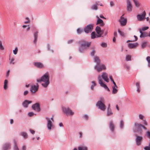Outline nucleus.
Segmentation results:
<instances>
[{"mask_svg": "<svg viewBox=\"0 0 150 150\" xmlns=\"http://www.w3.org/2000/svg\"><path fill=\"white\" fill-rule=\"evenodd\" d=\"M7 83H8L7 80H5L4 81V89H6L7 88Z\"/></svg>", "mask_w": 150, "mask_h": 150, "instance_id": "35", "label": "nucleus"}, {"mask_svg": "<svg viewBox=\"0 0 150 150\" xmlns=\"http://www.w3.org/2000/svg\"><path fill=\"white\" fill-rule=\"evenodd\" d=\"M10 147L9 144L7 143L4 145L3 147V150H6Z\"/></svg>", "mask_w": 150, "mask_h": 150, "instance_id": "28", "label": "nucleus"}, {"mask_svg": "<svg viewBox=\"0 0 150 150\" xmlns=\"http://www.w3.org/2000/svg\"><path fill=\"white\" fill-rule=\"evenodd\" d=\"M93 24H90L87 25L84 29L85 33H88L91 32L93 30Z\"/></svg>", "mask_w": 150, "mask_h": 150, "instance_id": "9", "label": "nucleus"}, {"mask_svg": "<svg viewBox=\"0 0 150 150\" xmlns=\"http://www.w3.org/2000/svg\"><path fill=\"white\" fill-rule=\"evenodd\" d=\"M98 19L97 20L96 24H100V25L101 26H103L104 25V23L103 22V21L101 19H100L97 16Z\"/></svg>", "mask_w": 150, "mask_h": 150, "instance_id": "23", "label": "nucleus"}, {"mask_svg": "<svg viewBox=\"0 0 150 150\" xmlns=\"http://www.w3.org/2000/svg\"><path fill=\"white\" fill-rule=\"evenodd\" d=\"M94 59L95 62L97 63V64H100V60L98 57L97 56H95Z\"/></svg>", "mask_w": 150, "mask_h": 150, "instance_id": "26", "label": "nucleus"}, {"mask_svg": "<svg viewBox=\"0 0 150 150\" xmlns=\"http://www.w3.org/2000/svg\"><path fill=\"white\" fill-rule=\"evenodd\" d=\"M39 85L38 83L36 84V86L32 85L31 86L30 90L32 93H35L38 90Z\"/></svg>", "mask_w": 150, "mask_h": 150, "instance_id": "11", "label": "nucleus"}, {"mask_svg": "<svg viewBox=\"0 0 150 150\" xmlns=\"http://www.w3.org/2000/svg\"><path fill=\"white\" fill-rule=\"evenodd\" d=\"M32 103V101H29L27 100H25L23 103V105L24 107L26 108L28 107V105Z\"/></svg>", "mask_w": 150, "mask_h": 150, "instance_id": "22", "label": "nucleus"}, {"mask_svg": "<svg viewBox=\"0 0 150 150\" xmlns=\"http://www.w3.org/2000/svg\"><path fill=\"white\" fill-rule=\"evenodd\" d=\"M26 147L25 146H23L22 147L23 150H26Z\"/></svg>", "mask_w": 150, "mask_h": 150, "instance_id": "64", "label": "nucleus"}, {"mask_svg": "<svg viewBox=\"0 0 150 150\" xmlns=\"http://www.w3.org/2000/svg\"><path fill=\"white\" fill-rule=\"evenodd\" d=\"M135 5L137 7H139L140 5L139 2L137 0H133Z\"/></svg>", "mask_w": 150, "mask_h": 150, "instance_id": "30", "label": "nucleus"}, {"mask_svg": "<svg viewBox=\"0 0 150 150\" xmlns=\"http://www.w3.org/2000/svg\"><path fill=\"white\" fill-rule=\"evenodd\" d=\"M95 51L94 50H93L92 52L91 53V55L93 56H94V54L95 53Z\"/></svg>", "mask_w": 150, "mask_h": 150, "instance_id": "56", "label": "nucleus"}, {"mask_svg": "<svg viewBox=\"0 0 150 150\" xmlns=\"http://www.w3.org/2000/svg\"><path fill=\"white\" fill-rule=\"evenodd\" d=\"M124 122L123 120H121L120 121V127L121 128H122L123 126Z\"/></svg>", "mask_w": 150, "mask_h": 150, "instance_id": "45", "label": "nucleus"}, {"mask_svg": "<svg viewBox=\"0 0 150 150\" xmlns=\"http://www.w3.org/2000/svg\"><path fill=\"white\" fill-rule=\"evenodd\" d=\"M110 5L111 7H112L114 6L115 4L113 1H111L110 2Z\"/></svg>", "mask_w": 150, "mask_h": 150, "instance_id": "50", "label": "nucleus"}, {"mask_svg": "<svg viewBox=\"0 0 150 150\" xmlns=\"http://www.w3.org/2000/svg\"><path fill=\"white\" fill-rule=\"evenodd\" d=\"M118 32L121 36H124V33L123 32L121 31L120 30H118Z\"/></svg>", "mask_w": 150, "mask_h": 150, "instance_id": "47", "label": "nucleus"}, {"mask_svg": "<svg viewBox=\"0 0 150 150\" xmlns=\"http://www.w3.org/2000/svg\"><path fill=\"white\" fill-rule=\"evenodd\" d=\"M134 37L135 38V40H134L133 41H136L137 40V39H138L137 37L135 35H134Z\"/></svg>", "mask_w": 150, "mask_h": 150, "instance_id": "63", "label": "nucleus"}, {"mask_svg": "<svg viewBox=\"0 0 150 150\" xmlns=\"http://www.w3.org/2000/svg\"><path fill=\"white\" fill-rule=\"evenodd\" d=\"M98 5V3L96 2V4L93 5L92 7L91 8L93 10H96L98 9L97 5Z\"/></svg>", "mask_w": 150, "mask_h": 150, "instance_id": "34", "label": "nucleus"}, {"mask_svg": "<svg viewBox=\"0 0 150 150\" xmlns=\"http://www.w3.org/2000/svg\"><path fill=\"white\" fill-rule=\"evenodd\" d=\"M30 132L32 134H33L35 133V132L32 129H30Z\"/></svg>", "mask_w": 150, "mask_h": 150, "instance_id": "58", "label": "nucleus"}, {"mask_svg": "<svg viewBox=\"0 0 150 150\" xmlns=\"http://www.w3.org/2000/svg\"><path fill=\"white\" fill-rule=\"evenodd\" d=\"M144 149L145 150H150V147L149 146H146L145 147Z\"/></svg>", "mask_w": 150, "mask_h": 150, "instance_id": "55", "label": "nucleus"}, {"mask_svg": "<svg viewBox=\"0 0 150 150\" xmlns=\"http://www.w3.org/2000/svg\"><path fill=\"white\" fill-rule=\"evenodd\" d=\"M146 134L148 137L150 139V132L149 131H148L146 132Z\"/></svg>", "mask_w": 150, "mask_h": 150, "instance_id": "51", "label": "nucleus"}, {"mask_svg": "<svg viewBox=\"0 0 150 150\" xmlns=\"http://www.w3.org/2000/svg\"><path fill=\"white\" fill-rule=\"evenodd\" d=\"M112 82L114 84V85L113 86H115V87H116V88H118L117 86L116 85V84L114 82L113 80H112Z\"/></svg>", "mask_w": 150, "mask_h": 150, "instance_id": "53", "label": "nucleus"}, {"mask_svg": "<svg viewBox=\"0 0 150 150\" xmlns=\"http://www.w3.org/2000/svg\"><path fill=\"white\" fill-rule=\"evenodd\" d=\"M73 40H70L68 41V43L69 44L71 43L72 42H73Z\"/></svg>", "mask_w": 150, "mask_h": 150, "instance_id": "60", "label": "nucleus"}, {"mask_svg": "<svg viewBox=\"0 0 150 150\" xmlns=\"http://www.w3.org/2000/svg\"><path fill=\"white\" fill-rule=\"evenodd\" d=\"M101 45L103 47H107V45L106 43H102L101 44Z\"/></svg>", "mask_w": 150, "mask_h": 150, "instance_id": "42", "label": "nucleus"}, {"mask_svg": "<svg viewBox=\"0 0 150 150\" xmlns=\"http://www.w3.org/2000/svg\"><path fill=\"white\" fill-rule=\"evenodd\" d=\"M117 88H116V87H115V86H113L112 87V94H114L117 93L118 91Z\"/></svg>", "mask_w": 150, "mask_h": 150, "instance_id": "33", "label": "nucleus"}, {"mask_svg": "<svg viewBox=\"0 0 150 150\" xmlns=\"http://www.w3.org/2000/svg\"><path fill=\"white\" fill-rule=\"evenodd\" d=\"M84 117L86 120L88 119V117L87 115H84Z\"/></svg>", "mask_w": 150, "mask_h": 150, "instance_id": "61", "label": "nucleus"}, {"mask_svg": "<svg viewBox=\"0 0 150 150\" xmlns=\"http://www.w3.org/2000/svg\"><path fill=\"white\" fill-rule=\"evenodd\" d=\"M147 44V42H143L142 44V47L143 48H144L145 47Z\"/></svg>", "mask_w": 150, "mask_h": 150, "instance_id": "40", "label": "nucleus"}, {"mask_svg": "<svg viewBox=\"0 0 150 150\" xmlns=\"http://www.w3.org/2000/svg\"><path fill=\"white\" fill-rule=\"evenodd\" d=\"M33 64L35 66L41 69L44 67L43 64L41 62H33Z\"/></svg>", "mask_w": 150, "mask_h": 150, "instance_id": "17", "label": "nucleus"}, {"mask_svg": "<svg viewBox=\"0 0 150 150\" xmlns=\"http://www.w3.org/2000/svg\"><path fill=\"white\" fill-rule=\"evenodd\" d=\"M25 19L27 20V21L24 22L25 23L27 24L30 23V20L29 19V18H26Z\"/></svg>", "mask_w": 150, "mask_h": 150, "instance_id": "46", "label": "nucleus"}, {"mask_svg": "<svg viewBox=\"0 0 150 150\" xmlns=\"http://www.w3.org/2000/svg\"><path fill=\"white\" fill-rule=\"evenodd\" d=\"M38 82H43L42 86L44 88H47L50 83L49 76L48 73L45 74L40 79L37 80Z\"/></svg>", "mask_w": 150, "mask_h": 150, "instance_id": "1", "label": "nucleus"}, {"mask_svg": "<svg viewBox=\"0 0 150 150\" xmlns=\"http://www.w3.org/2000/svg\"><path fill=\"white\" fill-rule=\"evenodd\" d=\"M18 51V49L17 47H16L14 50H13V52L14 54H17Z\"/></svg>", "mask_w": 150, "mask_h": 150, "instance_id": "44", "label": "nucleus"}, {"mask_svg": "<svg viewBox=\"0 0 150 150\" xmlns=\"http://www.w3.org/2000/svg\"><path fill=\"white\" fill-rule=\"evenodd\" d=\"M94 68L98 72H101L103 70H105L106 69V67L104 65L100 64H97L94 67Z\"/></svg>", "mask_w": 150, "mask_h": 150, "instance_id": "4", "label": "nucleus"}, {"mask_svg": "<svg viewBox=\"0 0 150 150\" xmlns=\"http://www.w3.org/2000/svg\"><path fill=\"white\" fill-rule=\"evenodd\" d=\"M136 127L137 128V130L140 134H142V129L141 127L143 128L145 130L147 129V128L144 127L143 125L140 124H135Z\"/></svg>", "mask_w": 150, "mask_h": 150, "instance_id": "7", "label": "nucleus"}, {"mask_svg": "<svg viewBox=\"0 0 150 150\" xmlns=\"http://www.w3.org/2000/svg\"><path fill=\"white\" fill-rule=\"evenodd\" d=\"M81 47L79 49L80 52H83L91 44L90 42H88L85 41H82L80 43Z\"/></svg>", "mask_w": 150, "mask_h": 150, "instance_id": "3", "label": "nucleus"}, {"mask_svg": "<svg viewBox=\"0 0 150 150\" xmlns=\"http://www.w3.org/2000/svg\"><path fill=\"white\" fill-rule=\"evenodd\" d=\"M139 30L141 33V35H140V38L148 36V33H147L146 32H142L140 29H139Z\"/></svg>", "mask_w": 150, "mask_h": 150, "instance_id": "20", "label": "nucleus"}, {"mask_svg": "<svg viewBox=\"0 0 150 150\" xmlns=\"http://www.w3.org/2000/svg\"><path fill=\"white\" fill-rule=\"evenodd\" d=\"M28 115L30 117H31L34 115V113L33 112H30L28 113Z\"/></svg>", "mask_w": 150, "mask_h": 150, "instance_id": "48", "label": "nucleus"}, {"mask_svg": "<svg viewBox=\"0 0 150 150\" xmlns=\"http://www.w3.org/2000/svg\"><path fill=\"white\" fill-rule=\"evenodd\" d=\"M104 101V98L101 97L100 98V100L96 104V106L98 107L100 109L103 111H105L106 108V106L103 103Z\"/></svg>", "mask_w": 150, "mask_h": 150, "instance_id": "2", "label": "nucleus"}, {"mask_svg": "<svg viewBox=\"0 0 150 150\" xmlns=\"http://www.w3.org/2000/svg\"><path fill=\"white\" fill-rule=\"evenodd\" d=\"M139 117L140 119L143 120L144 118V116L140 114L139 115Z\"/></svg>", "mask_w": 150, "mask_h": 150, "instance_id": "49", "label": "nucleus"}, {"mask_svg": "<svg viewBox=\"0 0 150 150\" xmlns=\"http://www.w3.org/2000/svg\"><path fill=\"white\" fill-rule=\"evenodd\" d=\"M138 45V44L137 43H129L128 44V46L129 48L132 49L136 47Z\"/></svg>", "mask_w": 150, "mask_h": 150, "instance_id": "21", "label": "nucleus"}, {"mask_svg": "<svg viewBox=\"0 0 150 150\" xmlns=\"http://www.w3.org/2000/svg\"><path fill=\"white\" fill-rule=\"evenodd\" d=\"M110 104H109L107 110V115L109 116L112 115L113 114L112 110L110 108Z\"/></svg>", "mask_w": 150, "mask_h": 150, "instance_id": "24", "label": "nucleus"}, {"mask_svg": "<svg viewBox=\"0 0 150 150\" xmlns=\"http://www.w3.org/2000/svg\"><path fill=\"white\" fill-rule=\"evenodd\" d=\"M143 121L144 122V125H147V122H146V121L145 120H143Z\"/></svg>", "mask_w": 150, "mask_h": 150, "instance_id": "62", "label": "nucleus"}, {"mask_svg": "<svg viewBox=\"0 0 150 150\" xmlns=\"http://www.w3.org/2000/svg\"><path fill=\"white\" fill-rule=\"evenodd\" d=\"M32 108L34 110L39 112L40 111V108L39 104L36 103L32 106Z\"/></svg>", "mask_w": 150, "mask_h": 150, "instance_id": "13", "label": "nucleus"}, {"mask_svg": "<svg viewBox=\"0 0 150 150\" xmlns=\"http://www.w3.org/2000/svg\"><path fill=\"white\" fill-rule=\"evenodd\" d=\"M79 150H88L87 147L84 146H81L78 147Z\"/></svg>", "mask_w": 150, "mask_h": 150, "instance_id": "25", "label": "nucleus"}, {"mask_svg": "<svg viewBox=\"0 0 150 150\" xmlns=\"http://www.w3.org/2000/svg\"><path fill=\"white\" fill-rule=\"evenodd\" d=\"M98 35L96 34L95 32H92L91 34V38L94 39L95 38H98Z\"/></svg>", "mask_w": 150, "mask_h": 150, "instance_id": "29", "label": "nucleus"}, {"mask_svg": "<svg viewBox=\"0 0 150 150\" xmlns=\"http://www.w3.org/2000/svg\"><path fill=\"white\" fill-rule=\"evenodd\" d=\"M46 119L47 120V126L48 129L49 130H50L51 129L52 127L53 126L52 122L50 118L46 117Z\"/></svg>", "mask_w": 150, "mask_h": 150, "instance_id": "14", "label": "nucleus"}, {"mask_svg": "<svg viewBox=\"0 0 150 150\" xmlns=\"http://www.w3.org/2000/svg\"><path fill=\"white\" fill-rule=\"evenodd\" d=\"M117 33L116 32H115L114 33V37H117Z\"/></svg>", "mask_w": 150, "mask_h": 150, "instance_id": "57", "label": "nucleus"}, {"mask_svg": "<svg viewBox=\"0 0 150 150\" xmlns=\"http://www.w3.org/2000/svg\"><path fill=\"white\" fill-rule=\"evenodd\" d=\"M136 85L137 88H140V83L139 82H137L136 83Z\"/></svg>", "mask_w": 150, "mask_h": 150, "instance_id": "52", "label": "nucleus"}, {"mask_svg": "<svg viewBox=\"0 0 150 150\" xmlns=\"http://www.w3.org/2000/svg\"><path fill=\"white\" fill-rule=\"evenodd\" d=\"M14 59L13 58L12 59L11 62H10V64H14V62H13V61L14 60Z\"/></svg>", "mask_w": 150, "mask_h": 150, "instance_id": "54", "label": "nucleus"}, {"mask_svg": "<svg viewBox=\"0 0 150 150\" xmlns=\"http://www.w3.org/2000/svg\"><path fill=\"white\" fill-rule=\"evenodd\" d=\"M38 31L35 32V33H34V37L35 39L34 41V42L35 43L37 42V40L38 39Z\"/></svg>", "mask_w": 150, "mask_h": 150, "instance_id": "31", "label": "nucleus"}, {"mask_svg": "<svg viewBox=\"0 0 150 150\" xmlns=\"http://www.w3.org/2000/svg\"><path fill=\"white\" fill-rule=\"evenodd\" d=\"M77 31L78 34H80L83 32V31L82 29L78 28L77 30Z\"/></svg>", "mask_w": 150, "mask_h": 150, "instance_id": "36", "label": "nucleus"}, {"mask_svg": "<svg viewBox=\"0 0 150 150\" xmlns=\"http://www.w3.org/2000/svg\"><path fill=\"white\" fill-rule=\"evenodd\" d=\"M109 125L110 130L112 132H114L115 126L112 121H110L109 123Z\"/></svg>", "mask_w": 150, "mask_h": 150, "instance_id": "19", "label": "nucleus"}, {"mask_svg": "<svg viewBox=\"0 0 150 150\" xmlns=\"http://www.w3.org/2000/svg\"><path fill=\"white\" fill-rule=\"evenodd\" d=\"M63 110L64 112L67 115L70 114L71 115H72L74 114V113L69 108H64L63 109Z\"/></svg>", "mask_w": 150, "mask_h": 150, "instance_id": "12", "label": "nucleus"}, {"mask_svg": "<svg viewBox=\"0 0 150 150\" xmlns=\"http://www.w3.org/2000/svg\"><path fill=\"white\" fill-rule=\"evenodd\" d=\"M20 134L25 139H26L28 138V135L27 133L26 132H22Z\"/></svg>", "mask_w": 150, "mask_h": 150, "instance_id": "27", "label": "nucleus"}, {"mask_svg": "<svg viewBox=\"0 0 150 150\" xmlns=\"http://www.w3.org/2000/svg\"><path fill=\"white\" fill-rule=\"evenodd\" d=\"M98 82L100 86L105 89H107L108 91H110V90L107 86L103 82V80L101 77L100 75H99L98 76Z\"/></svg>", "mask_w": 150, "mask_h": 150, "instance_id": "5", "label": "nucleus"}, {"mask_svg": "<svg viewBox=\"0 0 150 150\" xmlns=\"http://www.w3.org/2000/svg\"><path fill=\"white\" fill-rule=\"evenodd\" d=\"M28 91H24V94L25 96L28 94Z\"/></svg>", "mask_w": 150, "mask_h": 150, "instance_id": "59", "label": "nucleus"}, {"mask_svg": "<svg viewBox=\"0 0 150 150\" xmlns=\"http://www.w3.org/2000/svg\"><path fill=\"white\" fill-rule=\"evenodd\" d=\"M131 56L129 55H127L126 57V59L127 61H130L131 60Z\"/></svg>", "mask_w": 150, "mask_h": 150, "instance_id": "37", "label": "nucleus"}, {"mask_svg": "<svg viewBox=\"0 0 150 150\" xmlns=\"http://www.w3.org/2000/svg\"><path fill=\"white\" fill-rule=\"evenodd\" d=\"M91 82L92 84L91 86V88L92 90H94V87L96 86V84L95 81H92Z\"/></svg>", "mask_w": 150, "mask_h": 150, "instance_id": "32", "label": "nucleus"}, {"mask_svg": "<svg viewBox=\"0 0 150 150\" xmlns=\"http://www.w3.org/2000/svg\"><path fill=\"white\" fill-rule=\"evenodd\" d=\"M95 30L98 34V37H101L103 33V31L101 30L100 28L98 26L96 27Z\"/></svg>", "mask_w": 150, "mask_h": 150, "instance_id": "16", "label": "nucleus"}, {"mask_svg": "<svg viewBox=\"0 0 150 150\" xmlns=\"http://www.w3.org/2000/svg\"><path fill=\"white\" fill-rule=\"evenodd\" d=\"M124 15L123 14L120 17V19L119 20V22L120 23L121 25L122 26L125 25L127 21V19L123 17Z\"/></svg>", "mask_w": 150, "mask_h": 150, "instance_id": "10", "label": "nucleus"}, {"mask_svg": "<svg viewBox=\"0 0 150 150\" xmlns=\"http://www.w3.org/2000/svg\"><path fill=\"white\" fill-rule=\"evenodd\" d=\"M100 76L101 77V78L102 77L104 80L106 82H109V80L108 77V74L106 72H103L102 73V76Z\"/></svg>", "mask_w": 150, "mask_h": 150, "instance_id": "18", "label": "nucleus"}, {"mask_svg": "<svg viewBox=\"0 0 150 150\" xmlns=\"http://www.w3.org/2000/svg\"><path fill=\"white\" fill-rule=\"evenodd\" d=\"M15 146L14 148V150H19L17 146L16 141L14 140Z\"/></svg>", "mask_w": 150, "mask_h": 150, "instance_id": "39", "label": "nucleus"}, {"mask_svg": "<svg viewBox=\"0 0 150 150\" xmlns=\"http://www.w3.org/2000/svg\"><path fill=\"white\" fill-rule=\"evenodd\" d=\"M146 59L148 63V66L150 67V57L148 56L146 58Z\"/></svg>", "mask_w": 150, "mask_h": 150, "instance_id": "38", "label": "nucleus"}, {"mask_svg": "<svg viewBox=\"0 0 150 150\" xmlns=\"http://www.w3.org/2000/svg\"><path fill=\"white\" fill-rule=\"evenodd\" d=\"M146 15V13L145 11H144L142 14H138L137 16V18L139 21H142L145 18Z\"/></svg>", "mask_w": 150, "mask_h": 150, "instance_id": "15", "label": "nucleus"}, {"mask_svg": "<svg viewBox=\"0 0 150 150\" xmlns=\"http://www.w3.org/2000/svg\"><path fill=\"white\" fill-rule=\"evenodd\" d=\"M149 28V27H143V28H142L141 30H142V31H144V30H147Z\"/></svg>", "mask_w": 150, "mask_h": 150, "instance_id": "43", "label": "nucleus"}, {"mask_svg": "<svg viewBox=\"0 0 150 150\" xmlns=\"http://www.w3.org/2000/svg\"><path fill=\"white\" fill-rule=\"evenodd\" d=\"M135 136L136 144L138 146L140 145L143 140V137L141 136H138L137 134L135 135Z\"/></svg>", "mask_w": 150, "mask_h": 150, "instance_id": "6", "label": "nucleus"}, {"mask_svg": "<svg viewBox=\"0 0 150 150\" xmlns=\"http://www.w3.org/2000/svg\"><path fill=\"white\" fill-rule=\"evenodd\" d=\"M0 49L1 50H3L4 49V48L2 45V42L0 40Z\"/></svg>", "mask_w": 150, "mask_h": 150, "instance_id": "41", "label": "nucleus"}, {"mask_svg": "<svg viewBox=\"0 0 150 150\" xmlns=\"http://www.w3.org/2000/svg\"><path fill=\"white\" fill-rule=\"evenodd\" d=\"M132 6L130 0H127V10L129 13L132 12Z\"/></svg>", "mask_w": 150, "mask_h": 150, "instance_id": "8", "label": "nucleus"}]
</instances>
